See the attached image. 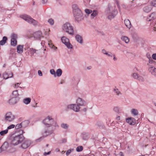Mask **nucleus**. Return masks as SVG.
<instances>
[{
	"instance_id": "1",
	"label": "nucleus",
	"mask_w": 156,
	"mask_h": 156,
	"mask_svg": "<svg viewBox=\"0 0 156 156\" xmlns=\"http://www.w3.org/2000/svg\"><path fill=\"white\" fill-rule=\"evenodd\" d=\"M43 123L47 127V129L43 133V136L36 140L37 142H38L43 140L44 137L51 134L53 132V125L55 123L54 119L49 116L46 118L43 121Z\"/></svg>"
},
{
	"instance_id": "2",
	"label": "nucleus",
	"mask_w": 156,
	"mask_h": 156,
	"mask_svg": "<svg viewBox=\"0 0 156 156\" xmlns=\"http://www.w3.org/2000/svg\"><path fill=\"white\" fill-rule=\"evenodd\" d=\"M73 12L75 20L77 21H80L83 18V15L81 11L79 9L76 4L72 6Z\"/></svg>"
},
{
	"instance_id": "3",
	"label": "nucleus",
	"mask_w": 156,
	"mask_h": 156,
	"mask_svg": "<svg viewBox=\"0 0 156 156\" xmlns=\"http://www.w3.org/2000/svg\"><path fill=\"white\" fill-rule=\"evenodd\" d=\"M20 131L21 132V134L13 136L11 137V143L14 146L20 143L23 140L24 137L22 134L24 132L22 130H20Z\"/></svg>"
},
{
	"instance_id": "4",
	"label": "nucleus",
	"mask_w": 156,
	"mask_h": 156,
	"mask_svg": "<svg viewBox=\"0 0 156 156\" xmlns=\"http://www.w3.org/2000/svg\"><path fill=\"white\" fill-rule=\"evenodd\" d=\"M62 29L64 31L70 35L74 34L73 28L71 25L68 23H66L63 25Z\"/></svg>"
},
{
	"instance_id": "5",
	"label": "nucleus",
	"mask_w": 156,
	"mask_h": 156,
	"mask_svg": "<svg viewBox=\"0 0 156 156\" xmlns=\"http://www.w3.org/2000/svg\"><path fill=\"white\" fill-rule=\"evenodd\" d=\"M114 8L115 7H112L111 6H109L106 11V13L107 14H110L108 16L109 19H111L113 18L117 13V11L115 10Z\"/></svg>"
},
{
	"instance_id": "6",
	"label": "nucleus",
	"mask_w": 156,
	"mask_h": 156,
	"mask_svg": "<svg viewBox=\"0 0 156 156\" xmlns=\"http://www.w3.org/2000/svg\"><path fill=\"white\" fill-rule=\"evenodd\" d=\"M20 17L28 23L34 25H37L38 24V23L37 21L34 20L29 16L26 15H23L20 16Z\"/></svg>"
},
{
	"instance_id": "7",
	"label": "nucleus",
	"mask_w": 156,
	"mask_h": 156,
	"mask_svg": "<svg viewBox=\"0 0 156 156\" xmlns=\"http://www.w3.org/2000/svg\"><path fill=\"white\" fill-rule=\"evenodd\" d=\"M15 118V116L11 112H9L5 115V120L6 122H11L13 121Z\"/></svg>"
},
{
	"instance_id": "8",
	"label": "nucleus",
	"mask_w": 156,
	"mask_h": 156,
	"mask_svg": "<svg viewBox=\"0 0 156 156\" xmlns=\"http://www.w3.org/2000/svg\"><path fill=\"white\" fill-rule=\"evenodd\" d=\"M67 108L69 109L72 110L75 112H79L80 111V107L77 104L68 105Z\"/></svg>"
},
{
	"instance_id": "9",
	"label": "nucleus",
	"mask_w": 156,
	"mask_h": 156,
	"mask_svg": "<svg viewBox=\"0 0 156 156\" xmlns=\"http://www.w3.org/2000/svg\"><path fill=\"white\" fill-rule=\"evenodd\" d=\"M61 40L62 42L68 48H72V45L69 42V40L68 38H67L63 36L62 37Z\"/></svg>"
},
{
	"instance_id": "10",
	"label": "nucleus",
	"mask_w": 156,
	"mask_h": 156,
	"mask_svg": "<svg viewBox=\"0 0 156 156\" xmlns=\"http://www.w3.org/2000/svg\"><path fill=\"white\" fill-rule=\"evenodd\" d=\"M17 38V34H12L11 35V44L12 46H15L17 44L16 39Z\"/></svg>"
},
{
	"instance_id": "11",
	"label": "nucleus",
	"mask_w": 156,
	"mask_h": 156,
	"mask_svg": "<svg viewBox=\"0 0 156 156\" xmlns=\"http://www.w3.org/2000/svg\"><path fill=\"white\" fill-rule=\"evenodd\" d=\"M76 103L80 107L84 106L86 105V102L83 99L78 98L76 100Z\"/></svg>"
},
{
	"instance_id": "12",
	"label": "nucleus",
	"mask_w": 156,
	"mask_h": 156,
	"mask_svg": "<svg viewBox=\"0 0 156 156\" xmlns=\"http://www.w3.org/2000/svg\"><path fill=\"white\" fill-rule=\"evenodd\" d=\"M148 70L152 75L156 76V68L154 66L151 65L149 66Z\"/></svg>"
},
{
	"instance_id": "13",
	"label": "nucleus",
	"mask_w": 156,
	"mask_h": 156,
	"mask_svg": "<svg viewBox=\"0 0 156 156\" xmlns=\"http://www.w3.org/2000/svg\"><path fill=\"white\" fill-rule=\"evenodd\" d=\"M31 143L29 140H26L24 141L22 144L21 147L23 149H25L28 147L30 145Z\"/></svg>"
},
{
	"instance_id": "14",
	"label": "nucleus",
	"mask_w": 156,
	"mask_h": 156,
	"mask_svg": "<svg viewBox=\"0 0 156 156\" xmlns=\"http://www.w3.org/2000/svg\"><path fill=\"white\" fill-rule=\"evenodd\" d=\"M126 121L130 125H134L136 123V120L133 118H129L126 119Z\"/></svg>"
},
{
	"instance_id": "15",
	"label": "nucleus",
	"mask_w": 156,
	"mask_h": 156,
	"mask_svg": "<svg viewBox=\"0 0 156 156\" xmlns=\"http://www.w3.org/2000/svg\"><path fill=\"white\" fill-rule=\"evenodd\" d=\"M33 36L36 39H40L42 37V33L41 31H37L34 34Z\"/></svg>"
},
{
	"instance_id": "16",
	"label": "nucleus",
	"mask_w": 156,
	"mask_h": 156,
	"mask_svg": "<svg viewBox=\"0 0 156 156\" xmlns=\"http://www.w3.org/2000/svg\"><path fill=\"white\" fill-rule=\"evenodd\" d=\"M137 68H134L133 69V73L132 74V76L135 79H137L139 76V74L136 73V71H138Z\"/></svg>"
},
{
	"instance_id": "17",
	"label": "nucleus",
	"mask_w": 156,
	"mask_h": 156,
	"mask_svg": "<svg viewBox=\"0 0 156 156\" xmlns=\"http://www.w3.org/2000/svg\"><path fill=\"white\" fill-rule=\"evenodd\" d=\"M29 51L30 54L31 55V56L33 55H34V53H36L38 54L40 53V52H38V50H36L32 48H30Z\"/></svg>"
},
{
	"instance_id": "18",
	"label": "nucleus",
	"mask_w": 156,
	"mask_h": 156,
	"mask_svg": "<svg viewBox=\"0 0 156 156\" xmlns=\"http://www.w3.org/2000/svg\"><path fill=\"white\" fill-rule=\"evenodd\" d=\"M113 92L116 95L119 96L122 95V94L119 90L115 87L113 90Z\"/></svg>"
},
{
	"instance_id": "19",
	"label": "nucleus",
	"mask_w": 156,
	"mask_h": 156,
	"mask_svg": "<svg viewBox=\"0 0 156 156\" xmlns=\"http://www.w3.org/2000/svg\"><path fill=\"white\" fill-rule=\"evenodd\" d=\"M124 22L126 26L129 29L131 27L130 21L129 20L126 19L124 20Z\"/></svg>"
},
{
	"instance_id": "20",
	"label": "nucleus",
	"mask_w": 156,
	"mask_h": 156,
	"mask_svg": "<svg viewBox=\"0 0 156 156\" xmlns=\"http://www.w3.org/2000/svg\"><path fill=\"white\" fill-rule=\"evenodd\" d=\"M17 102L16 98L13 97L9 100V103L12 105L14 104Z\"/></svg>"
},
{
	"instance_id": "21",
	"label": "nucleus",
	"mask_w": 156,
	"mask_h": 156,
	"mask_svg": "<svg viewBox=\"0 0 156 156\" xmlns=\"http://www.w3.org/2000/svg\"><path fill=\"white\" fill-rule=\"evenodd\" d=\"M8 143L7 142H5L2 146L1 148L3 150H5L8 147Z\"/></svg>"
},
{
	"instance_id": "22",
	"label": "nucleus",
	"mask_w": 156,
	"mask_h": 156,
	"mask_svg": "<svg viewBox=\"0 0 156 156\" xmlns=\"http://www.w3.org/2000/svg\"><path fill=\"white\" fill-rule=\"evenodd\" d=\"M76 39L78 42L81 44L83 42V40L82 37L79 35H76L75 37Z\"/></svg>"
},
{
	"instance_id": "23",
	"label": "nucleus",
	"mask_w": 156,
	"mask_h": 156,
	"mask_svg": "<svg viewBox=\"0 0 156 156\" xmlns=\"http://www.w3.org/2000/svg\"><path fill=\"white\" fill-rule=\"evenodd\" d=\"M23 46L22 45H19L17 47V52L19 53H21L23 52Z\"/></svg>"
},
{
	"instance_id": "24",
	"label": "nucleus",
	"mask_w": 156,
	"mask_h": 156,
	"mask_svg": "<svg viewBox=\"0 0 156 156\" xmlns=\"http://www.w3.org/2000/svg\"><path fill=\"white\" fill-rule=\"evenodd\" d=\"M152 8L151 6H148L144 7L143 10L144 12H150Z\"/></svg>"
},
{
	"instance_id": "25",
	"label": "nucleus",
	"mask_w": 156,
	"mask_h": 156,
	"mask_svg": "<svg viewBox=\"0 0 156 156\" xmlns=\"http://www.w3.org/2000/svg\"><path fill=\"white\" fill-rule=\"evenodd\" d=\"M7 40V39L6 37H3L2 40L0 41V45H4L6 42Z\"/></svg>"
},
{
	"instance_id": "26",
	"label": "nucleus",
	"mask_w": 156,
	"mask_h": 156,
	"mask_svg": "<svg viewBox=\"0 0 156 156\" xmlns=\"http://www.w3.org/2000/svg\"><path fill=\"white\" fill-rule=\"evenodd\" d=\"M31 100V99L30 98H27L23 99V102L25 104L27 105L30 103Z\"/></svg>"
},
{
	"instance_id": "27",
	"label": "nucleus",
	"mask_w": 156,
	"mask_h": 156,
	"mask_svg": "<svg viewBox=\"0 0 156 156\" xmlns=\"http://www.w3.org/2000/svg\"><path fill=\"white\" fill-rule=\"evenodd\" d=\"M121 39L123 41H125L126 43H127L129 41V38L126 36H122L121 38Z\"/></svg>"
},
{
	"instance_id": "28",
	"label": "nucleus",
	"mask_w": 156,
	"mask_h": 156,
	"mask_svg": "<svg viewBox=\"0 0 156 156\" xmlns=\"http://www.w3.org/2000/svg\"><path fill=\"white\" fill-rule=\"evenodd\" d=\"M12 95L13 97L16 98L19 95L17 90H15L13 91L12 93Z\"/></svg>"
},
{
	"instance_id": "29",
	"label": "nucleus",
	"mask_w": 156,
	"mask_h": 156,
	"mask_svg": "<svg viewBox=\"0 0 156 156\" xmlns=\"http://www.w3.org/2000/svg\"><path fill=\"white\" fill-rule=\"evenodd\" d=\"M56 73L57 74V76H60L62 73V70L60 69H58L56 70Z\"/></svg>"
},
{
	"instance_id": "30",
	"label": "nucleus",
	"mask_w": 156,
	"mask_h": 156,
	"mask_svg": "<svg viewBox=\"0 0 156 156\" xmlns=\"http://www.w3.org/2000/svg\"><path fill=\"white\" fill-rule=\"evenodd\" d=\"M98 12L96 10H94L93 13L91 14V16L92 18H94L98 14Z\"/></svg>"
},
{
	"instance_id": "31",
	"label": "nucleus",
	"mask_w": 156,
	"mask_h": 156,
	"mask_svg": "<svg viewBox=\"0 0 156 156\" xmlns=\"http://www.w3.org/2000/svg\"><path fill=\"white\" fill-rule=\"evenodd\" d=\"M131 113L134 115H137L138 114V111L137 110L135 109H132Z\"/></svg>"
},
{
	"instance_id": "32",
	"label": "nucleus",
	"mask_w": 156,
	"mask_h": 156,
	"mask_svg": "<svg viewBox=\"0 0 156 156\" xmlns=\"http://www.w3.org/2000/svg\"><path fill=\"white\" fill-rule=\"evenodd\" d=\"M155 13L154 12L152 13L149 16V18L151 17V19H149V18H148L147 19V20L149 21L154 19V17H155Z\"/></svg>"
},
{
	"instance_id": "33",
	"label": "nucleus",
	"mask_w": 156,
	"mask_h": 156,
	"mask_svg": "<svg viewBox=\"0 0 156 156\" xmlns=\"http://www.w3.org/2000/svg\"><path fill=\"white\" fill-rule=\"evenodd\" d=\"M21 123L22 126V127H25L28 125L29 122L27 121H25L22 122Z\"/></svg>"
},
{
	"instance_id": "34",
	"label": "nucleus",
	"mask_w": 156,
	"mask_h": 156,
	"mask_svg": "<svg viewBox=\"0 0 156 156\" xmlns=\"http://www.w3.org/2000/svg\"><path fill=\"white\" fill-rule=\"evenodd\" d=\"M8 131V129H6L5 130H3L0 132V135L1 136H3L5 134H7Z\"/></svg>"
},
{
	"instance_id": "35",
	"label": "nucleus",
	"mask_w": 156,
	"mask_h": 156,
	"mask_svg": "<svg viewBox=\"0 0 156 156\" xmlns=\"http://www.w3.org/2000/svg\"><path fill=\"white\" fill-rule=\"evenodd\" d=\"M83 149V147L82 146H79L76 148V151L77 152H80L82 151Z\"/></svg>"
},
{
	"instance_id": "36",
	"label": "nucleus",
	"mask_w": 156,
	"mask_h": 156,
	"mask_svg": "<svg viewBox=\"0 0 156 156\" xmlns=\"http://www.w3.org/2000/svg\"><path fill=\"white\" fill-rule=\"evenodd\" d=\"M61 126L64 129H66L68 128V126L67 124L62 123L61 124Z\"/></svg>"
},
{
	"instance_id": "37",
	"label": "nucleus",
	"mask_w": 156,
	"mask_h": 156,
	"mask_svg": "<svg viewBox=\"0 0 156 156\" xmlns=\"http://www.w3.org/2000/svg\"><path fill=\"white\" fill-rule=\"evenodd\" d=\"M22 127V126L21 124V123L17 124L15 126L16 129H18L21 128Z\"/></svg>"
},
{
	"instance_id": "38",
	"label": "nucleus",
	"mask_w": 156,
	"mask_h": 156,
	"mask_svg": "<svg viewBox=\"0 0 156 156\" xmlns=\"http://www.w3.org/2000/svg\"><path fill=\"white\" fill-rule=\"evenodd\" d=\"M85 12L87 14H89L92 12V11L90 9H86L85 10Z\"/></svg>"
},
{
	"instance_id": "39",
	"label": "nucleus",
	"mask_w": 156,
	"mask_h": 156,
	"mask_svg": "<svg viewBox=\"0 0 156 156\" xmlns=\"http://www.w3.org/2000/svg\"><path fill=\"white\" fill-rule=\"evenodd\" d=\"M3 77L4 79H7L9 78L8 75V73H5L3 74Z\"/></svg>"
},
{
	"instance_id": "40",
	"label": "nucleus",
	"mask_w": 156,
	"mask_h": 156,
	"mask_svg": "<svg viewBox=\"0 0 156 156\" xmlns=\"http://www.w3.org/2000/svg\"><path fill=\"white\" fill-rule=\"evenodd\" d=\"M48 22L51 25H53L54 23V21L52 19H51L48 20Z\"/></svg>"
},
{
	"instance_id": "41",
	"label": "nucleus",
	"mask_w": 156,
	"mask_h": 156,
	"mask_svg": "<svg viewBox=\"0 0 156 156\" xmlns=\"http://www.w3.org/2000/svg\"><path fill=\"white\" fill-rule=\"evenodd\" d=\"M140 82H143L144 81V79L143 78L140 76H139L138 77V78L137 79Z\"/></svg>"
},
{
	"instance_id": "42",
	"label": "nucleus",
	"mask_w": 156,
	"mask_h": 156,
	"mask_svg": "<svg viewBox=\"0 0 156 156\" xmlns=\"http://www.w3.org/2000/svg\"><path fill=\"white\" fill-rule=\"evenodd\" d=\"M15 125L14 124H11V125H10L9 126L8 128L7 129L8 130V129H10L12 128H13L15 127Z\"/></svg>"
},
{
	"instance_id": "43",
	"label": "nucleus",
	"mask_w": 156,
	"mask_h": 156,
	"mask_svg": "<svg viewBox=\"0 0 156 156\" xmlns=\"http://www.w3.org/2000/svg\"><path fill=\"white\" fill-rule=\"evenodd\" d=\"M151 5L152 6L156 7V1H153L151 3Z\"/></svg>"
},
{
	"instance_id": "44",
	"label": "nucleus",
	"mask_w": 156,
	"mask_h": 156,
	"mask_svg": "<svg viewBox=\"0 0 156 156\" xmlns=\"http://www.w3.org/2000/svg\"><path fill=\"white\" fill-rule=\"evenodd\" d=\"M73 149H72V150L71 149H69L67 150L66 152V155L67 156L69 155L71 153L72 151H73Z\"/></svg>"
},
{
	"instance_id": "45",
	"label": "nucleus",
	"mask_w": 156,
	"mask_h": 156,
	"mask_svg": "<svg viewBox=\"0 0 156 156\" xmlns=\"http://www.w3.org/2000/svg\"><path fill=\"white\" fill-rule=\"evenodd\" d=\"M50 73L51 74L54 75L55 76V72L54 69H51Z\"/></svg>"
},
{
	"instance_id": "46",
	"label": "nucleus",
	"mask_w": 156,
	"mask_h": 156,
	"mask_svg": "<svg viewBox=\"0 0 156 156\" xmlns=\"http://www.w3.org/2000/svg\"><path fill=\"white\" fill-rule=\"evenodd\" d=\"M8 76L9 77V78H11L13 77V73L12 72H10V73H9V74L8 73Z\"/></svg>"
},
{
	"instance_id": "47",
	"label": "nucleus",
	"mask_w": 156,
	"mask_h": 156,
	"mask_svg": "<svg viewBox=\"0 0 156 156\" xmlns=\"http://www.w3.org/2000/svg\"><path fill=\"white\" fill-rule=\"evenodd\" d=\"M19 83H16V84L13 85V87L16 89L17 88L19 87Z\"/></svg>"
},
{
	"instance_id": "48",
	"label": "nucleus",
	"mask_w": 156,
	"mask_h": 156,
	"mask_svg": "<svg viewBox=\"0 0 156 156\" xmlns=\"http://www.w3.org/2000/svg\"><path fill=\"white\" fill-rule=\"evenodd\" d=\"M153 59L156 60V53L153 54L152 56Z\"/></svg>"
},
{
	"instance_id": "49",
	"label": "nucleus",
	"mask_w": 156,
	"mask_h": 156,
	"mask_svg": "<svg viewBox=\"0 0 156 156\" xmlns=\"http://www.w3.org/2000/svg\"><path fill=\"white\" fill-rule=\"evenodd\" d=\"M114 110L116 112H119V109L118 107H115L114 108Z\"/></svg>"
},
{
	"instance_id": "50",
	"label": "nucleus",
	"mask_w": 156,
	"mask_h": 156,
	"mask_svg": "<svg viewBox=\"0 0 156 156\" xmlns=\"http://www.w3.org/2000/svg\"><path fill=\"white\" fill-rule=\"evenodd\" d=\"M38 75L40 76H42V73L41 71L40 70H39L38 71Z\"/></svg>"
},
{
	"instance_id": "51",
	"label": "nucleus",
	"mask_w": 156,
	"mask_h": 156,
	"mask_svg": "<svg viewBox=\"0 0 156 156\" xmlns=\"http://www.w3.org/2000/svg\"><path fill=\"white\" fill-rule=\"evenodd\" d=\"M51 153V151H50L47 153H46V152H44V155H47V154H49Z\"/></svg>"
},
{
	"instance_id": "52",
	"label": "nucleus",
	"mask_w": 156,
	"mask_h": 156,
	"mask_svg": "<svg viewBox=\"0 0 156 156\" xmlns=\"http://www.w3.org/2000/svg\"><path fill=\"white\" fill-rule=\"evenodd\" d=\"M102 52L103 54H105L107 52V51L105 49H102Z\"/></svg>"
},
{
	"instance_id": "53",
	"label": "nucleus",
	"mask_w": 156,
	"mask_h": 156,
	"mask_svg": "<svg viewBox=\"0 0 156 156\" xmlns=\"http://www.w3.org/2000/svg\"><path fill=\"white\" fill-rule=\"evenodd\" d=\"M48 45H49L50 47H51V48H53V47H55L54 45L53 44H50V43L48 44Z\"/></svg>"
},
{
	"instance_id": "54",
	"label": "nucleus",
	"mask_w": 156,
	"mask_h": 156,
	"mask_svg": "<svg viewBox=\"0 0 156 156\" xmlns=\"http://www.w3.org/2000/svg\"><path fill=\"white\" fill-rule=\"evenodd\" d=\"M108 56L112 57V54L111 52H110L109 53H108Z\"/></svg>"
},
{
	"instance_id": "55",
	"label": "nucleus",
	"mask_w": 156,
	"mask_h": 156,
	"mask_svg": "<svg viewBox=\"0 0 156 156\" xmlns=\"http://www.w3.org/2000/svg\"><path fill=\"white\" fill-rule=\"evenodd\" d=\"M62 142L63 143H65L66 142V140L65 139H64L62 140Z\"/></svg>"
},
{
	"instance_id": "56",
	"label": "nucleus",
	"mask_w": 156,
	"mask_h": 156,
	"mask_svg": "<svg viewBox=\"0 0 156 156\" xmlns=\"http://www.w3.org/2000/svg\"><path fill=\"white\" fill-rule=\"evenodd\" d=\"M113 56H114V58H113V59H114V61L116 60H117V58H115V55H113Z\"/></svg>"
},
{
	"instance_id": "57",
	"label": "nucleus",
	"mask_w": 156,
	"mask_h": 156,
	"mask_svg": "<svg viewBox=\"0 0 156 156\" xmlns=\"http://www.w3.org/2000/svg\"><path fill=\"white\" fill-rule=\"evenodd\" d=\"M42 1H43V3H45L47 2V0H42Z\"/></svg>"
},
{
	"instance_id": "58",
	"label": "nucleus",
	"mask_w": 156,
	"mask_h": 156,
	"mask_svg": "<svg viewBox=\"0 0 156 156\" xmlns=\"http://www.w3.org/2000/svg\"><path fill=\"white\" fill-rule=\"evenodd\" d=\"M87 110V108H84L83 109V111H84V112H86Z\"/></svg>"
},
{
	"instance_id": "59",
	"label": "nucleus",
	"mask_w": 156,
	"mask_h": 156,
	"mask_svg": "<svg viewBox=\"0 0 156 156\" xmlns=\"http://www.w3.org/2000/svg\"><path fill=\"white\" fill-rule=\"evenodd\" d=\"M55 151H56V152H58L59 151V150L58 149V148H56V149H55Z\"/></svg>"
},
{
	"instance_id": "60",
	"label": "nucleus",
	"mask_w": 156,
	"mask_h": 156,
	"mask_svg": "<svg viewBox=\"0 0 156 156\" xmlns=\"http://www.w3.org/2000/svg\"><path fill=\"white\" fill-rule=\"evenodd\" d=\"M116 119L117 120H120V116H119L117 117L116 118Z\"/></svg>"
},
{
	"instance_id": "61",
	"label": "nucleus",
	"mask_w": 156,
	"mask_h": 156,
	"mask_svg": "<svg viewBox=\"0 0 156 156\" xmlns=\"http://www.w3.org/2000/svg\"><path fill=\"white\" fill-rule=\"evenodd\" d=\"M119 155L121 156H122V153L121 152H120L119 153Z\"/></svg>"
},
{
	"instance_id": "62",
	"label": "nucleus",
	"mask_w": 156,
	"mask_h": 156,
	"mask_svg": "<svg viewBox=\"0 0 156 156\" xmlns=\"http://www.w3.org/2000/svg\"><path fill=\"white\" fill-rule=\"evenodd\" d=\"M153 30L154 31H156V26L155 27H154L153 28Z\"/></svg>"
},
{
	"instance_id": "63",
	"label": "nucleus",
	"mask_w": 156,
	"mask_h": 156,
	"mask_svg": "<svg viewBox=\"0 0 156 156\" xmlns=\"http://www.w3.org/2000/svg\"><path fill=\"white\" fill-rule=\"evenodd\" d=\"M65 153V151H62V152H61V153L62 154H63V153Z\"/></svg>"
},
{
	"instance_id": "64",
	"label": "nucleus",
	"mask_w": 156,
	"mask_h": 156,
	"mask_svg": "<svg viewBox=\"0 0 156 156\" xmlns=\"http://www.w3.org/2000/svg\"><path fill=\"white\" fill-rule=\"evenodd\" d=\"M108 53L107 52L106 53V54H105V55H108Z\"/></svg>"
}]
</instances>
